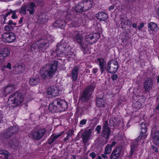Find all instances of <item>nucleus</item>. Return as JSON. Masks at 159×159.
I'll use <instances>...</instances> for the list:
<instances>
[{"mask_svg": "<svg viewBox=\"0 0 159 159\" xmlns=\"http://www.w3.org/2000/svg\"><path fill=\"white\" fill-rule=\"evenodd\" d=\"M147 126V124L143 122L141 123L139 125V127L141 129L140 134L138 137L134 140L131 143L130 157H131L133 156L136 149L137 148L139 141L141 139L143 140L146 138L147 136L146 134Z\"/></svg>", "mask_w": 159, "mask_h": 159, "instance_id": "f257e3e1", "label": "nucleus"}, {"mask_svg": "<svg viewBox=\"0 0 159 159\" xmlns=\"http://www.w3.org/2000/svg\"><path fill=\"white\" fill-rule=\"evenodd\" d=\"M66 102L63 100L59 98L54 99L52 102L49 104L48 109L52 112H55L57 110L63 111L67 108Z\"/></svg>", "mask_w": 159, "mask_h": 159, "instance_id": "f03ea898", "label": "nucleus"}, {"mask_svg": "<svg viewBox=\"0 0 159 159\" xmlns=\"http://www.w3.org/2000/svg\"><path fill=\"white\" fill-rule=\"evenodd\" d=\"M57 65L58 62L56 61L52 62L51 64H46L45 66V71L41 75L42 78L44 79L48 77H52L57 70Z\"/></svg>", "mask_w": 159, "mask_h": 159, "instance_id": "7ed1b4c3", "label": "nucleus"}, {"mask_svg": "<svg viewBox=\"0 0 159 159\" xmlns=\"http://www.w3.org/2000/svg\"><path fill=\"white\" fill-rule=\"evenodd\" d=\"M108 122L105 121L103 124L101 136L103 138H98V141L102 145L106 144L108 140V138L111 132V128L108 126Z\"/></svg>", "mask_w": 159, "mask_h": 159, "instance_id": "20e7f679", "label": "nucleus"}, {"mask_svg": "<svg viewBox=\"0 0 159 159\" xmlns=\"http://www.w3.org/2000/svg\"><path fill=\"white\" fill-rule=\"evenodd\" d=\"M23 94L20 92H16L11 95L8 100V102L16 107L21 105L24 100Z\"/></svg>", "mask_w": 159, "mask_h": 159, "instance_id": "39448f33", "label": "nucleus"}, {"mask_svg": "<svg viewBox=\"0 0 159 159\" xmlns=\"http://www.w3.org/2000/svg\"><path fill=\"white\" fill-rule=\"evenodd\" d=\"M95 86L93 84L89 85L83 90L80 96V100L82 102H86L90 100L92 97V94Z\"/></svg>", "mask_w": 159, "mask_h": 159, "instance_id": "423d86ee", "label": "nucleus"}, {"mask_svg": "<svg viewBox=\"0 0 159 159\" xmlns=\"http://www.w3.org/2000/svg\"><path fill=\"white\" fill-rule=\"evenodd\" d=\"M118 68L119 66L117 61L112 60L107 63L106 70L110 73L114 74L117 71Z\"/></svg>", "mask_w": 159, "mask_h": 159, "instance_id": "0eeeda50", "label": "nucleus"}, {"mask_svg": "<svg viewBox=\"0 0 159 159\" xmlns=\"http://www.w3.org/2000/svg\"><path fill=\"white\" fill-rule=\"evenodd\" d=\"M47 131L45 128L38 129L31 133V135L35 140H39L43 136Z\"/></svg>", "mask_w": 159, "mask_h": 159, "instance_id": "6e6552de", "label": "nucleus"}, {"mask_svg": "<svg viewBox=\"0 0 159 159\" xmlns=\"http://www.w3.org/2000/svg\"><path fill=\"white\" fill-rule=\"evenodd\" d=\"M2 40L4 42L11 43L16 39L15 34L12 32L5 33L2 35Z\"/></svg>", "mask_w": 159, "mask_h": 159, "instance_id": "1a4fd4ad", "label": "nucleus"}, {"mask_svg": "<svg viewBox=\"0 0 159 159\" xmlns=\"http://www.w3.org/2000/svg\"><path fill=\"white\" fill-rule=\"evenodd\" d=\"M19 131L18 128L16 126H13L8 129L2 134L3 136L7 139L11 137L13 134L17 133Z\"/></svg>", "mask_w": 159, "mask_h": 159, "instance_id": "9d476101", "label": "nucleus"}, {"mask_svg": "<svg viewBox=\"0 0 159 159\" xmlns=\"http://www.w3.org/2000/svg\"><path fill=\"white\" fill-rule=\"evenodd\" d=\"M37 43L39 49L41 48L43 50H46L49 46V41L47 39H40L38 40Z\"/></svg>", "mask_w": 159, "mask_h": 159, "instance_id": "9b49d317", "label": "nucleus"}, {"mask_svg": "<svg viewBox=\"0 0 159 159\" xmlns=\"http://www.w3.org/2000/svg\"><path fill=\"white\" fill-rule=\"evenodd\" d=\"M79 71V68L77 66L75 67L71 70L70 77L73 83L77 81Z\"/></svg>", "mask_w": 159, "mask_h": 159, "instance_id": "f8f14e48", "label": "nucleus"}, {"mask_svg": "<svg viewBox=\"0 0 159 159\" xmlns=\"http://www.w3.org/2000/svg\"><path fill=\"white\" fill-rule=\"evenodd\" d=\"M91 134V129H90L86 130L81 135L83 139V142L86 143L89 140Z\"/></svg>", "mask_w": 159, "mask_h": 159, "instance_id": "ddd939ff", "label": "nucleus"}, {"mask_svg": "<svg viewBox=\"0 0 159 159\" xmlns=\"http://www.w3.org/2000/svg\"><path fill=\"white\" fill-rule=\"evenodd\" d=\"M97 63H98L100 69L101 71V74H102L105 70L107 69V64L106 61L102 58H98L97 60Z\"/></svg>", "mask_w": 159, "mask_h": 159, "instance_id": "4468645a", "label": "nucleus"}, {"mask_svg": "<svg viewBox=\"0 0 159 159\" xmlns=\"http://www.w3.org/2000/svg\"><path fill=\"white\" fill-rule=\"evenodd\" d=\"M46 93L48 95H51L53 96H56L58 93V88L54 86L50 87L47 89Z\"/></svg>", "mask_w": 159, "mask_h": 159, "instance_id": "2eb2a0df", "label": "nucleus"}, {"mask_svg": "<svg viewBox=\"0 0 159 159\" xmlns=\"http://www.w3.org/2000/svg\"><path fill=\"white\" fill-rule=\"evenodd\" d=\"M152 129L151 134L153 139V143L155 145L159 146V131H154Z\"/></svg>", "mask_w": 159, "mask_h": 159, "instance_id": "dca6fc26", "label": "nucleus"}, {"mask_svg": "<svg viewBox=\"0 0 159 159\" xmlns=\"http://www.w3.org/2000/svg\"><path fill=\"white\" fill-rule=\"evenodd\" d=\"M121 151V148L120 147L116 148L111 154V159H117L120 155Z\"/></svg>", "mask_w": 159, "mask_h": 159, "instance_id": "f3484780", "label": "nucleus"}, {"mask_svg": "<svg viewBox=\"0 0 159 159\" xmlns=\"http://www.w3.org/2000/svg\"><path fill=\"white\" fill-rule=\"evenodd\" d=\"M66 24L64 20L60 19L57 20L53 23L52 25L54 27L62 29H64Z\"/></svg>", "mask_w": 159, "mask_h": 159, "instance_id": "a211bd4d", "label": "nucleus"}, {"mask_svg": "<svg viewBox=\"0 0 159 159\" xmlns=\"http://www.w3.org/2000/svg\"><path fill=\"white\" fill-rule=\"evenodd\" d=\"M40 80L39 75H36L30 79L29 83L32 86L36 85L40 83Z\"/></svg>", "mask_w": 159, "mask_h": 159, "instance_id": "6ab92c4d", "label": "nucleus"}, {"mask_svg": "<svg viewBox=\"0 0 159 159\" xmlns=\"http://www.w3.org/2000/svg\"><path fill=\"white\" fill-rule=\"evenodd\" d=\"M27 11L29 12L30 15H33L35 11V4L33 2H31L29 5H26Z\"/></svg>", "mask_w": 159, "mask_h": 159, "instance_id": "aec40b11", "label": "nucleus"}, {"mask_svg": "<svg viewBox=\"0 0 159 159\" xmlns=\"http://www.w3.org/2000/svg\"><path fill=\"white\" fill-rule=\"evenodd\" d=\"M82 2L83 3L85 11L89 10L92 7L93 2L90 0H87L83 1Z\"/></svg>", "mask_w": 159, "mask_h": 159, "instance_id": "412c9836", "label": "nucleus"}, {"mask_svg": "<svg viewBox=\"0 0 159 159\" xmlns=\"http://www.w3.org/2000/svg\"><path fill=\"white\" fill-rule=\"evenodd\" d=\"M97 19L100 20L105 21L108 18V15L106 13L103 12H98L96 14Z\"/></svg>", "mask_w": 159, "mask_h": 159, "instance_id": "4be33fe9", "label": "nucleus"}, {"mask_svg": "<svg viewBox=\"0 0 159 159\" xmlns=\"http://www.w3.org/2000/svg\"><path fill=\"white\" fill-rule=\"evenodd\" d=\"M152 83L151 80L150 79H147L144 84L145 90L146 91H149L152 89Z\"/></svg>", "mask_w": 159, "mask_h": 159, "instance_id": "5701e85b", "label": "nucleus"}, {"mask_svg": "<svg viewBox=\"0 0 159 159\" xmlns=\"http://www.w3.org/2000/svg\"><path fill=\"white\" fill-rule=\"evenodd\" d=\"M109 122L111 127H116L120 124V120L118 118H111L110 119Z\"/></svg>", "mask_w": 159, "mask_h": 159, "instance_id": "b1692460", "label": "nucleus"}, {"mask_svg": "<svg viewBox=\"0 0 159 159\" xmlns=\"http://www.w3.org/2000/svg\"><path fill=\"white\" fill-rule=\"evenodd\" d=\"M4 93L8 94L10 93L15 90L14 86L11 84H8L4 87Z\"/></svg>", "mask_w": 159, "mask_h": 159, "instance_id": "393cba45", "label": "nucleus"}, {"mask_svg": "<svg viewBox=\"0 0 159 159\" xmlns=\"http://www.w3.org/2000/svg\"><path fill=\"white\" fill-rule=\"evenodd\" d=\"M75 10L76 12L81 13L85 11L82 2H79L77 5H75Z\"/></svg>", "mask_w": 159, "mask_h": 159, "instance_id": "a878e982", "label": "nucleus"}, {"mask_svg": "<svg viewBox=\"0 0 159 159\" xmlns=\"http://www.w3.org/2000/svg\"><path fill=\"white\" fill-rule=\"evenodd\" d=\"M62 133L56 135L54 134L52 135L48 140V143L51 144L55 140H56L58 137H59Z\"/></svg>", "mask_w": 159, "mask_h": 159, "instance_id": "bb28decb", "label": "nucleus"}, {"mask_svg": "<svg viewBox=\"0 0 159 159\" xmlns=\"http://www.w3.org/2000/svg\"><path fill=\"white\" fill-rule=\"evenodd\" d=\"M148 28L152 31H157L158 30V28L157 25L152 22L149 23L148 24Z\"/></svg>", "mask_w": 159, "mask_h": 159, "instance_id": "cd10ccee", "label": "nucleus"}, {"mask_svg": "<svg viewBox=\"0 0 159 159\" xmlns=\"http://www.w3.org/2000/svg\"><path fill=\"white\" fill-rule=\"evenodd\" d=\"M73 40L76 41L78 43H80L83 41V38L82 35L79 33L77 34L75 36L73 37Z\"/></svg>", "mask_w": 159, "mask_h": 159, "instance_id": "c85d7f7f", "label": "nucleus"}, {"mask_svg": "<svg viewBox=\"0 0 159 159\" xmlns=\"http://www.w3.org/2000/svg\"><path fill=\"white\" fill-rule=\"evenodd\" d=\"M10 49L8 48L3 49L0 50V53L5 57L8 56L10 55Z\"/></svg>", "mask_w": 159, "mask_h": 159, "instance_id": "c756f323", "label": "nucleus"}, {"mask_svg": "<svg viewBox=\"0 0 159 159\" xmlns=\"http://www.w3.org/2000/svg\"><path fill=\"white\" fill-rule=\"evenodd\" d=\"M96 104L98 107H104V101L102 98L97 97Z\"/></svg>", "mask_w": 159, "mask_h": 159, "instance_id": "7c9ffc66", "label": "nucleus"}, {"mask_svg": "<svg viewBox=\"0 0 159 159\" xmlns=\"http://www.w3.org/2000/svg\"><path fill=\"white\" fill-rule=\"evenodd\" d=\"M27 9L26 5L22 6L20 9V13L25 15L26 14Z\"/></svg>", "mask_w": 159, "mask_h": 159, "instance_id": "2f4dec72", "label": "nucleus"}, {"mask_svg": "<svg viewBox=\"0 0 159 159\" xmlns=\"http://www.w3.org/2000/svg\"><path fill=\"white\" fill-rule=\"evenodd\" d=\"M111 151V148L110 144L107 145L105 149L104 153L106 154H110Z\"/></svg>", "mask_w": 159, "mask_h": 159, "instance_id": "473e14b6", "label": "nucleus"}, {"mask_svg": "<svg viewBox=\"0 0 159 159\" xmlns=\"http://www.w3.org/2000/svg\"><path fill=\"white\" fill-rule=\"evenodd\" d=\"M39 47L38 43H34L30 46V49L32 51H35L36 50H38Z\"/></svg>", "mask_w": 159, "mask_h": 159, "instance_id": "72a5a7b5", "label": "nucleus"}, {"mask_svg": "<svg viewBox=\"0 0 159 159\" xmlns=\"http://www.w3.org/2000/svg\"><path fill=\"white\" fill-rule=\"evenodd\" d=\"M13 11L11 10H7L4 12V14L3 15V16L5 20L6 17L12 13Z\"/></svg>", "mask_w": 159, "mask_h": 159, "instance_id": "f704fd0d", "label": "nucleus"}, {"mask_svg": "<svg viewBox=\"0 0 159 159\" xmlns=\"http://www.w3.org/2000/svg\"><path fill=\"white\" fill-rule=\"evenodd\" d=\"M75 54L73 52L71 51H69L68 53L65 54V55L68 57L69 58H72L73 59L74 58Z\"/></svg>", "mask_w": 159, "mask_h": 159, "instance_id": "c9c22d12", "label": "nucleus"}, {"mask_svg": "<svg viewBox=\"0 0 159 159\" xmlns=\"http://www.w3.org/2000/svg\"><path fill=\"white\" fill-rule=\"evenodd\" d=\"M97 34H98L97 33H95L92 35H88L86 37V38L87 39H88V41H89V40H91L93 39H94Z\"/></svg>", "mask_w": 159, "mask_h": 159, "instance_id": "e433bc0d", "label": "nucleus"}, {"mask_svg": "<svg viewBox=\"0 0 159 159\" xmlns=\"http://www.w3.org/2000/svg\"><path fill=\"white\" fill-rule=\"evenodd\" d=\"M81 47V50L83 51V52L85 53L86 51V45L84 44L83 41L81 42L80 43H79Z\"/></svg>", "mask_w": 159, "mask_h": 159, "instance_id": "4c0bfd02", "label": "nucleus"}, {"mask_svg": "<svg viewBox=\"0 0 159 159\" xmlns=\"http://www.w3.org/2000/svg\"><path fill=\"white\" fill-rule=\"evenodd\" d=\"M5 120L4 114L1 111H0V123L4 122Z\"/></svg>", "mask_w": 159, "mask_h": 159, "instance_id": "58836bf2", "label": "nucleus"}, {"mask_svg": "<svg viewBox=\"0 0 159 159\" xmlns=\"http://www.w3.org/2000/svg\"><path fill=\"white\" fill-rule=\"evenodd\" d=\"M121 20V24L122 26H124L126 22H127L129 21V20H127L126 21V20L124 18L122 17L120 18Z\"/></svg>", "mask_w": 159, "mask_h": 159, "instance_id": "ea45409f", "label": "nucleus"}, {"mask_svg": "<svg viewBox=\"0 0 159 159\" xmlns=\"http://www.w3.org/2000/svg\"><path fill=\"white\" fill-rule=\"evenodd\" d=\"M72 133L71 132H69L67 134V137L65 138L64 139V141L66 142L69 139V138L72 137Z\"/></svg>", "mask_w": 159, "mask_h": 159, "instance_id": "a19ab883", "label": "nucleus"}, {"mask_svg": "<svg viewBox=\"0 0 159 159\" xmlns=\"http://www.w3.org/2000/svg\"><path fill=\"white\" fill-rule=\"evenodd\" d=\"M56 52L57 54L60 57L63 56L64 54L65 55V54H64L65 52H64L59 51L58 50H56Z\"/></svg>", "mask_w": 159, "mask_h": 159, "instance_id": "79ce46f5", "label": "nucleus"}, {"mask_svg": "<svg viewBox=\"0 0 159 159\" xmlns=\"http://www.w3.org/2000/svg\"><path fill=\"white\" fill-rule=\"evenodd\" d=\"M5 57L0 53V64L2 63L5 60Z\"/></svg>", "mask_w": 159, "mask_h": 159, "instance_id": "37998d69", "label": "nucleus"}, {"mask_svg": "<svg viewBox=\"0 0 159 159\" xmlns=\"http://www.w3.org/2000/svg\"><path fill=\"white\" fill-rule=\"evenodd\" d=\"M13 29L12 26H9L8 25H6L5 27V30L6 31H11Z\"/></svg>", "mask_w": 159, "mask_h": 159, "instance_id": "c03bdc74", "label": "nucleus"}, {"mask_svg": "<svg viewBox=\"0 0 159 159\" xmlns=\"http://www.w3.org/2000/svg\"><path fill=\"white\" fill-rule=\"evenodd\" d=\"M118 77L117 75L116 74H113L111 75V78L113 81H115V80H117L118 78Z\"/></svg>", "mask_w": 159, "mask_h": 159, "instance_id": "a18cd8bd", "label": "nucleus"}, {"mask_svg": "<svg viewBox=\"0 0 159 159\" xmlns=\"http://www.w3.org/2000/svg\"><path fill=\"white\" fill-rule=\"evenodd\" d=\"M101 129V126L100 125H98L96 128V130L97 132V134H99L100 132Z\"/></svg>", "mask_w": 159, "mask_h": 159, "instance_id": "49530a36", "label": "nucleus"}, {"mask_svg": "<svg viewBox=\"0 0 159 159\" xmlns=\"http://www.w3.org/2000/svg\"><path fill=\"white\" fill-rule=\"evenodd\" d=\"M16 11H13L12 14V18L13 19H16L18 18L17 16L16 15Z\"/></svg>", "mask_w": 159, "mask_h": 159, "instance_id": "de8ad7c7", "label": "nucleus"}, {"mask_svg": "<svg viewBox=\"0 0 159 159\" xmlns=\"http://www.w3.org/2000/svg\"><path fill=\"white\" fill-rule=\"evenodd\" d=\"M87 121L86 119H84L81 120L80 122V125H83L86 124Z\"/></svg>", "mask_w": 159, "mask_h": 159, "instance_id": "09e8293b", "label": "nucleus"}, {"mask_svg": "<svg viewBox=\"0 0 159 159\" xmlns=\"http://www.w3.org/2000/svg\"><path fill=\"white\" fill-rule=\"evenodd\" d=\"M144 26V24L143 23H141L139 26L138 27V29L140 31H141V29Z\"/></svg>", "mask_w": 159, "mask_h": 159, "instance_id": "8fccbe9b", "label": "nucleus"}, {"mask_svg": "<svg viewBox=\"0 0 159 159\" xmlns=\"http://www.w3.org/2000/svg\"><path fill=\"white\" fill-rule=\"evenodd\" d=\"M89 156L93 159H94L96 157V154L94 152H93L89 154Z\"/></svg>", "mask_w": 159, "mask_h": 159, "instance_id": "3c124183", "label": "nucleus"}, {"mask_svg": "<svg viewBox=\"0 0 159 159\" xmlns=\"http://www.w3.org/2000/svg\"><path fill=\"white\" fill-rule=\"evenodd\" d=\"M152 148L155 152H158V148L156 147L154 145H152Z\"/></svg>", "mask_w": 159, "mask_h": 159, "instance_id": "603ef678", "label": "nucleus"}, {"mask_svg": "<svg viewBox=\"0 0 159 159\" xmlns=\"http://www.w3.org/2000/svg\"><path fill=\"white\" fill-rule=\"evenodd\" d=\"M11 64L10 63H8L7 64L6 66L5 67L9 69H11Z\"/></svg>", "mask_w": 159, "mask_h": 159, "instance_id": "864d4df0", "label": "nucleus"}, {"mask_svg": "<svg viewBox=\"0 0 159 159\" xmlns=\"http://www.w3.org/2000/svg\"><path fill=\"white\" fill-rule=\"evenodd\" d=\"M7 153H8V152L7 151H5L4 150H0V154H5Z\"/></svg>", "mask_w": 159, "mask_h": 159, "instance_id": "5fc2aeb1", "label": "nucleus"}, {"mask_svg": "<svg viewBox=\"0 0 159 159\" xmlns=\"http://www.w3.org/2000/svg\"><path fill=\"white\" fill-rule=\"evenodd\" d=\"M8 24L9 25L13 24L14 25H16L15 23H13L12 21L11 20H9L8 22Z\"/></svg>", "mask_w": 159, "mask_h": 159, "instance_id": "6e6d98bb", "label": "nucleus"}, {"mask_svg": "<svg viewBox=\"0 0 159 159\" xmlns=\"http://www.w3.org/2000/svg\"><path fill=\"white\" fill-rule=\"evenodd\" d=\"M13 141L12 140H11V141L9 143V146L11 148H12L13 146Z\"/></svg>", "mask_w": 159, "mask_h": 159, "instance_id": "4d7b16f0", "label": "nucleus"}, {"mask_svg": "<svg viewBox=\"0 0 159 159\" xmlns=\"http://www.w3.org/2000/svg\"><path fill=\"white\" fill-rule=\"evenodd\" d=\"M98 70V69L97 68H94L93 70V73L95 74L97 73Z\"/></svg>", "mask_w": 159, "mask_h": 159, "instance_id": "13d9d810", "label": "nucleus"}, {"mask_svg": "<svg viewBox=\"0 0 159 159\" xmlns=\"http://www.w3.org/2000/svg\"><path fill=\"white\" fill-rule=\"evenodd\" d=\"M107 154H105V153H104V154H102L101 156H102V157L103 158H104V159L107 158V156H106V155H107Z\"/></svg>", "mask_w": 159, "mask_h": 159, "instance_id": "bf43d9fd", "label": "nucleus"}, {"mask_svg": "<svg viewBox=\"0 0 159 159\" xmlns=\"http://www.w3.org/2000/svg\"><path fill=\"white\" fill-rule=\"evenodd\" d=\"M116 144V143L114 141L111 144V145H110V147H111L112 148Z\"/></svg>", "mask_w": 159, "mask_h": 159, "instance_id": "052dcab7", "label": "nucleus"}, {"mask_svg": "<svg viewBox=\"0 0 159 159\" xmlns=\"http://www.w3.org/2000/svg\"><path fill=\"white\" fill-rule=\"evenodd\" d=\"M23 17H21L20 18V19L19 21V23L20 24H21L22 23L23 20Z\"/></svg>", "mask_w": 159, "mask_h": 159, "instance_id": "680f3d73", "label": "nucleus"}, {"mask_svg": "<svg viewBox=\"0 0 159 159\" xmlns=\"http://www.w3.org/2000/svg\"><path fill=\"white\" fill-rule=\"evenodd\" d=\"M127 1V2H129V3H131L135 2V0H126Z\"/></svg>", "mask_w": 159, "mask_h": 159, "instance_id": "e2e57ef3", "label": "nucleus"}, {"mask_svg": "<svg viewBox=\"0 0 159 159\" xmlns=\"http://www.w3.org/2000/svg\"><path fill=\"white\" fill-rule=\"evenodd\" d=\"M114 8V7L113 6H111L109 7V10H111L113 9Z\"/></svg>", "mask_w": 159, "mask_h": 159, "instance_id": "0e129e2a", "label": "nucleus"}, {"mask_svg": "<svg viewBox=\"0 0 159 159\" xmlns=\"http://www.w3.org/2000/svg\"><path fill=\"white\" fill-rule=\"evenodd\" d=\"M8 153H7L6 154H4V155H5L4 156V158L5 159H7L8 158V156L7 154Z\"/></svg>", "mask_w": 159, "mask_h": 159, "instance_id": "69168bd1", "label": "nucleus"}, {"mask_svg": "<svg viewBox=\"0 0 159 159\" xmlns=\"http://www.w3.org/2000/svg\"><path fill=\"white\" fill-rule=\"evenodd\" d=\"M76 157L75 155H72V158L71 159H76Z\"/></svg>", "mask_w": 159, "mask_h": 159, "instance_id": "338daca9", "label": "nucleus"}, {"mask_svg": "<svg viewBox=\"0 0 159 159\" xmlns=\"http://www.w3.org/2000/svg\"><path fill=\"white\" fill-rule=\"evenodd\" d=\"M96 159H103L101 157L99 156H98L97 157Z\"/></svg>", "mask_w": 159, "mask_h": 159, "instance_id": "774afa93", "label": "nucleus"}]
</instances>
